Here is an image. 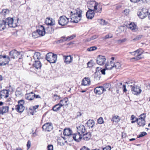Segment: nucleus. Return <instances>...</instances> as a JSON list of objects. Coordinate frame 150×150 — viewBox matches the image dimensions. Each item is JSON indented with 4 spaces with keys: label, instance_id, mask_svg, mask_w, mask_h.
Listing matches in <instances>:
<instances>
[{
    "label": "nucleus",
    "instance_id": "1",
    "mask_svg": "<svg viewBox=\"0 0 150 150\" xmlns=\"http://www.w3.org/2000/svg\"><path fill=\"white\" fill-rule=\"evenodd\" d=\"M82 11L79 8H77L74 11L71 12V22L73 23H77L79 21L82 17Z\"/></svg>",
    "mask_w": 150,
    "mask_h": 150
},
{
    "label": "nucleus",
    "instance_id": "2",
    "mask_svg": "<svg viewBox=\"0 0 150 150\" xmlns=\"http://www.w3.org/2000/svg\"><path fill=\"white\" fill-rule=\"evenodd\" d=\"M88 7L89 10L93 9L97 13H100L102 11V7L100 3L95 1L90 2L88 4Z\"/></svg>",
    "mask_w": 150,
    "mask_h": 150
},
{
    "label": "nucleus",
    "instance_id": "3",
    "mask_svg": "<svg viewBox=\"0 0 150 150\" xmlns=\"http://www.w3.org/2000/svg\"><path fill=\"white\" fill-rule=\"evenodd\" d=\"M46 58L47 60L50 63H54L56 62L57 56L56 54L49 52L47 54Z\"/></svg>",
    "mask_w": 150,
    "mask_h": 150
},
{
    "label": "nucleus",
    "instance_id": "4",
    "mask_svg": "<svg viewBox=\"0 0 150 150\" xmlns=\"http://www.w3.org/2000/svg\"><path fill=\"white\" fill-rule=\"evenodd\" d=\"M10 61V57L6 55H0V65L3 66L8 64Z\"/></svg>",
    "mask_w": 150,
    "mask_h": 150
},
{
    "label": "nucleus",
    "instance_id": "5",
    "mask_svg": "<svg viewBox=\"0 0 150 150\" xmlns=\"http://www.w3.org/2000/svg\"><path fill=\"white\" fill-rule=\"evenodd\" d=\"M69 18H68L65 16H60L58 19V23L61 26H64L67 25L69 22Z\"/></svg>",
    "mask_w": 150,
    "mask_h": 150
},
{
    "label": "nucleus",
    "instance_id": "6",
    "mask_svg": "<svg viewBox=\"0 0 150 150\" xmlns=\"http://www.w3.org/2000/svg\"><path fill=\"white\" fill-rule=\"evenodd\" d=\"M3 21L6 22L5 23L6 26L7 25L10 27L14 28L17 26L16 24L13 23V19L12 18L8 17L6 20H4Z\"/></svg>",
    "mask_w": 150,
    "mask_h": 150
},
{
    "label": "nucleus",
    "instance_id": "7",
    "mask_svg": "<svg viewBox=\"0 0 150 150\" xmlns=\"http://www.w3.org/2000/svg\"><path fill=\"white\" fill-rule=\"evenodd\" d=\"M52 124L51 122H47L44 124L42 126L43 130L45 132H50L53 129Z\"/></svg>",
    "mask_w": 150,
    "mask_h": 150
},
{
    "label": "nucleus",
    "instance_id": "8",
    "mask_svg": "<svg viewBox=\"0 0 150 150\" xmlns=\"http://www.w3.org/2000/svg\"><path fill=\"white\" fill-rule=\"evenodd\" d=\"M106 60V59L104 56L99 55L97 58L96 62L98 64L102 65L105 64Z\"/></svg>",
    "mask_w": 150,
    "mask_h": 150
},
{
    "label": "nucleus",
    "instance_id": "9",
    "mask_svg": "<svg viewBox=\"0 0 150 150\" xmlns=\"http://www.w3.org/2000/svg\"><path fill=\"white\" fill-rule=\"evenodd\" d=\"M131 91L132 93L135 95L139 94L142 92V90L140 87L136 85H134L132 88Z\"/></svg>",
    "mask_w": 150,
    "mask_h": 150
},
{
    "label": "nucleus",
    "instance_id": "10",
    "mask_svg": "<svg viewBox=\"0 0 150 150\" xmlns=\"http://www.w3.org/2000/svg\"><path fill=\"white\" fill-rule=\"evenodd\" d=\"M106 91V89L102 86L96 87L94 89V93L98 95L101 94Z\"/></svg>",
    "mask_w": 150,
    "mask_h": 150
},
{
    "label": "nucleus",
    "instance_id": "11",
    "mask_svg": "<svg viewBox=\"0 0 150 150\" xmlns=\"http://www.w3.org/2000/svg\"><path fill=\"white\" fill-rule=\"evenodd\" d=\"M20 54V53L15 50H11L9 52L10 58L12 59H15Z\"/></svg>",
    "mask_w": 150,
    "mask_h": 150
},
{
    "label": "nucleus",
    "instance_id": "12",
    "mask_svg": "<svg viewBox=\"0 0 150 150\" xmlns=\"http://www.w3.org/2000/svg\"><path fill=\"white\" fill-rule=\"evenodd\" d=\"M72 135L73 139L77 142H80L82 138V134L77 132L73 134Z\"/></svg>",
    "mask_w": 150,
    "mask_h": 150
},
{
    "label": "nucleus",
    "instance_id": "13",
    "mask_svg": "<svg viewBox=\"0 0 150 150\" xmlns=\"http://www.w3.org/2000/svg\"><path fill=\"white\" fill-rule=\"evenodd\" d=\"M9 91L6 89H3V90L0 91V98H7L9 96Z\"/></svg>",
    "mask_w": 150,
    "mask_h": 150
},
{
    "label": "nucleus",
    "instance_id": "14",
    "mask_svg": "<svg viewBox=\"0 0 150 150\" xmlns=\"http://www.w3.org/2000/svg\"><path fill=\"white\" fill-rule=\"evenodd\" d=\"M36 31L37 32H38V33L40 36H43L45 34V29L44 27L42 25L40 26V29L37 30Z\"/></svg>",
    "mask_w": 150,
    "mask_h": 150
},
{
    "label": "nucleus",
    "instance_id": "15",
    "mask_svg": "<svg viewBox=\"0 0 150 150\" xmlns=\"http://www.w3.org/2000/svg\"><path fill=\"white\" fill-rule=\"evenodd\" d=\"M9 110V107L7 105H4L0 108V115H3L7 112Z\"/></svg>",
    "mask_w": 150,
    "mask_h": 150
},
{
    "label": "nucleus",
    "instance_id": "16",
    "mask_svg": "<svg viewBox=\"0 0 150 150\" xmlns=\"http://www.w3.org/2000/svg\"><path fill=\"white\" fill-rule=\"evenodd\" d=\"M94 11L93 9L88 11L86 14L87 18L89 19H92L94 16Z\"/></svg>",
    "mask_w": 150,
    "mask_h": 150
},
{
    "label": "nucleus",
    "instance_id": "17",
    "mask_svg": "<svg viewBox=\"0 0 150 150\" xmlns=\"http://www.w3.org/2000/svg\"><path fill=\"white\" fill-rule=\"evenodd\" d=\"M117 93H118V91L119 90V88H122L123 89V92H125L127 91V90L126 87V85L124 84L122 85V83H118L117 84Z\"/></svg>",
    "mask_w": 150,
    "mask_h": 150
},
{
    "label": "nucleus",
    "instance_id": "18",
    "mask_svg": "<svg viewBox=\"0 0 150 150\" xmlns=\"http://www.w3.org/2000/svg\"><path fill=\"white\" fill-rule=\"evenodd\" d=\"M77 132L83 134L85 132L86 129L85 126L83 125H80L79 126L77 127Z\"/></svg>",
    "mask_w": 150,
    "mask_h": 150
},
{
    "label": "nucleus",
    "instance_id": "19",
    "mask_svg": "<svg viewBox=\"0 0 150 150\" xmlns=\"http://www.w3.org/2000/svg\"><path fill=\"white\" fill-rule=\"evenodd\" d=\"M114 67V63L112 61H110V63H106L105 66V67L107 70H110Z\"/></svg>",
    "mask_w": 150,
    "mask_h": 150
},
{
    "label": "nucleus",
    "instance_id": "20",
    "mask_svg": "<svg viewBox=\"0 0 150 150\" xmlns=\"http://www.w3.org/2000/svg\"><path fill=\"white\" fill-rule=\"evenodd\" d=\"M128 27L133 32L136 31L137 30V25L134 23H131L129 24Z\"/></svg>",
    "mask_w": 150,
    "mask_h": 150
},
{
    "label": "nucleus",
    "instance_id": "21",
    "mask_svg": "<svg viewBox=\"0 0 150 150\" xmlns=\"http://www.w3.org/2000/svg\"><path fill=\"white\" fill-rule=\"evenodd\" d=\"M33 65L34 67L37 69H40L42 67L41 62L39 60H35Z\"/></svg>",
    "mask_w": 150,
    "mask_h": 150
},
{
    "label": "nucleus",
    "instance_id": "22",
    "mask_svg": "<svg viewBox=\"0 0 150 150\" xmlns=\"http://www.w3.org/2000/svg\"><path fill=\"white\" fill-rule=\"evenodd\" d=\"M34 93L31 92L30 93L27 94L25 95V98L29 100H32L34 98Z\"/></svg>",
    "mask_w": 150,
    "mask_h": 150
},
{
    "label": "nucleus",
    "instance_id": "23",
    "mask_svg": "<svg viewBox=\"0 0 150 150\" xmlns=\"http://www.w3.org/2000/svg\"><path fill=\"white\" fill-rule=\"evenodd\" d=\"M82 137L83 140L87 141L90 139L91 137V134L90 132H88L86 134H82Z\"/></svg>",
    "mask_w": 150,
    "mask_h": 150
},
{
    "label": "nucleus",
    "instance_id": "24",
    "mask_svg": "<svg viewBox=\"0 0 150 150\" xmlns=\"http://www.w3.org/2000/svg\"><path fill=\"white\" fill-rule=\"evenodd\" d=\"M90 84V79L88 78L85 77L82 81L81 85L83 86H87Z\"/></svg>",
    "mask_w": 150,
    "mask_h": 150
},
{
    "label": "nucleus",
    "instance_id": "25",
    "mask_svg": "<svg viewBox=\"0 0 150 150\" xmlns=\"http://www.w3.org/2000/svg\"><path fill=\"white\" fill-rule=\"evenodd\" d=\"M68 99L67 98H64L63 99L60 100L59 103L61 106H63L64 105H68Z\"/></svg>",
    "mask_w": 150,
    "mask_h": 150
},
{
    "label": "nucleus",
    "instance_id": "26",
    "mask_svg": "<svg viewBox=\"0 0 150 150\" xmlns=\"http://www.w3.org/2000/svg\"><path fill=\"white\" fill-rule=\"evenodd\" d=\"M15 109L17 112H21L24 110L25 107L23 105H18L16 106Z\"/></svg>",
    "mask_w": 150,
    "mask_h": 150
},
{
    "label": "nucleus",
    "instance_id": "27",
    "mask_svg": "<svg viewBox=\"0 0 150 150\" xmlns=\"http://www.w3.org/2000/svg\"><path fill=\"white\" fill-rule=\"evenodd\" d=\"M72 131L69 128L66 129L64 130L63 134L66 136H69L72 134Z\"/></svg>",
    "mask_w": 150,
    "mask_h": 150
},
{
    "label": "nucleus",
    "instance_id": "28",
    "mask_svg": "<svg viewBox=\"0 0 150 150\" xmlns=\"http://www.w3.org/2000/svg\"><path fill=\"white\" fill-rule=\"evenodd\" d=\"M64 62L66 63L71 62L73 60V58L71 56H64Z\"/></svg>",
    "mask_w": 150,
    "mask_h": 150
},
{
    "label": "nucleus",
    "instance_id": "29",
    "mask_svg": "<svg viewBox=\"0 0 150 150\" xmlns=\"http://www.w3.org/2000/svg\"><path fill=\"white\" fill-rule=\"evenodd\" d=\"M136 120H137V124L139 126L143 127L145 125V120L138 119Z\"/></svg>",
    "mask_w": 150,
    "mask_h": 150
},
{
    "label": "nucleus",
    "instance_id": "30",
    "mask_svg": "<svg viewBox=\"0 0 150 150\" xmlns=\"http://www.w3.org/2000/svg\"><path fill=\"white\" fill-rule=\"evenodd\" d=\"M41 54L39 52H35L33 56V58L35 60H38L41 59Z\"/></svg>",
    "mask_w": 150,
    "mask_h": 150
},
{
    "label": "nucleus",
    "instance_id": "31",
    "mask_svg": "<svg viewBox=\"0 0 150 150\" xmlns=\"http://www.w3.org/2000/svg\"><path fill=\"white\" fill-rule=\"evenodd\" d=\"M111 120L113 122H118L120 121V119L118 116L115 115L112 117Z\"/></svg>",
    "mask_w": 150,
    "mask_h": 150
},
{
    "label": "nucleus",
    "instance_id": "32",
    "mask_svg": "<svg viewBox=\"0 0 150 150\" xmlns=\"http://www.w3.org/2000/svg\"><path fill=\"white\" fill-rule=\"evenodd\" d=\"M62 107L61 106L59 103L55 105L52 108V110L54 111H57L59 110Z\"/></svg>",
    "mask_w": 150,
    "mask_h": 150
},
{
    "label": "nucleus",
    "instance_id": "33",
    "mask_svg": "<svg viewBox=\"0 0 150 150\" xmlns=\"http://www.w3.org/2000/svg\"><path fill=\"white\" fill-rule=\"evenodd\" d=\"M5 22L3 20L0 21V31L6 28Z\"/></svg>",
    "mask_w": 150,
    "mask_h": 150
},
{
    "label": "nucleus",
    "instance_id": "34",
    "mask_svg": "<svg viewBox=\"0 0 150 150\" xmlns=\"http://www.w3.org/2000/svg\"><path fill=\"white\" fill-rule=\"evenodd\" d=\"M94 77L95 80L96 81L99 80L100 78L101 77L100 73L97 71L96 72L94 75Z\"/></svg>",
    "mask_w": 150,
    "mask_h": 150
},
{
    "label": "nucleus",
    "instance_id": "35",
    "mask_svg": "<svg viewBox=\"0 0 150 150\" xmlns=\"http://www.w3.org/2000/svg\"><path fill=\"white\" fill-rule=\"evenodd\" d=\"M54 29L51 27H48L45 29L46 32L48 33H52L54 31Z\"/></svg>",
    "mask_w": 150,
    "mask_h": 150
},
{
    "label": "nucleus",
    "instance_id": "36",
    "mask_svg": "<svg viewBox=\"0 0 150 150\" xmlns=\"http://www.w3.org/2000/svg\"><path fill=\"white\" fill-rule=\"evenodd\" d=\"M87 126L89 127L92 128L94 124V122L93 120H89L87 122Z\"/></svg>",
    "mask_w": 150,
    "mask_h": 150
},
{
    "label": "nucleus",
    "instance_id": "37",
    "mask_svg": "<svg viewBox=\"0 0 150 150\" xmlns=\"http://www.w3.org/2000/svg\"><path fill=\"white\" fill-rule=\"evenodd\" d=\"M100 24L103 25H106L108 24V23L105 20L103 19H99L98 20Z\"/></svg>",
    "mask_w": 150,
    "mask_h": 150
},
{
    "label": "nucleus",
    "instance_id": "38",
    "mask_svg": "<svg viewBox=\"0 0 150 150\" xmlns=\"http://www.w3.org/2000/svg\"><path fill=\"white\" fill-rule=\"evenodd\" d=\"M136 54L137 56L139 54H142L144 52V51L142 49H139L135 51Z\"/></svg>",
    "mask_w": 150,
    "mask_h": 150
},
{
    "label": "nucleus",
    "instance_id": "39",
    "mask_svg": "<svg viewBox=\"0 0 150 150\" xmlns=\"http://www.w3.org/2000/svg\"><path fill=\"white\" fill-rule=\"evenodd\" d=\"M9 13V11L7 9H4L2 10L1 14L4 16L8 14Z\"/></svg>",
    "mask_w": 150,
    "mask_h": 150
},
{
    "label": "nucleus",
    "instance_id": "40",
    "mask_svg": "<svg viewBox=\"0 0 150 150\" xmlns=\"http://www.w3.org/2000/svg\"><path fill=\"white\" fill-rule=\"evenodd\" d=\"M32 36L34 38H37L40 36L38 33V32H37L36 30L33 33Z\"/></svg>",
    "mask_w": 150,
    "mask_h": 150
},
{
    "label": "nucleus",
    "instance_id": "41",
    "mask_svg": "<svg viewBox=\"0 0 150 150\" xmlns=\"http://www.w3.org/2000/svg\"><path fill=\"white\" fill-rule=\"evenodd\" d=\"M141 12H142V13L144 15H145L146 16L148 14V10L146 8H142Z\"/></svg>",
    "mask_w": 150,
    "mask_h": 150
},
{
    "label": "nucleus",
    "instance_id": "42",
    "mask_svg": "<svg viewBox=\"0 0 150 150\" xmlns=\"http://www.w3.org/2000/svg\"><path fill=\"white\" fill-rule=\"evenodd\" d=\"M126 83L128 84L129 86H131L132 88L134 85H135L134 82L132 81H129L126 82Z\"/></svg>",
    "mask_w": 150,
    "mask_h": 150
},
{
    "label": "nucleus",
    "instance_id": "43",
    "mask_svg": "<svg viewBox=\"0 0 150 150\" xmlns=\"http://www.w3.org/2000/svg\"><path fill=\"white\" fill-rule=\"evenodd\" d=\"M115 64V68L117 69H120L121 68V65L120 63L117 62H116Z\"/></svg>",
    "mask_w": 150,
    "mask_h": 150
},
{
    "label": "nucleus",
    "instance_id": "44",
    "mask_svg": "<svg viewBox=\"0 0 150 150\" xmlns=\"http://www.w3.org/2000/svg\"><path fill=\"white\" fill-rule=\"evenodd\" d=\"M138 15L139 17L141 19H143L146 16L145 15H144L143 13H142L141 11L138 13Z\"/></svg>",
    "mask_w": 150,
    "mask_h": 150
},
{
    "label": "nucleus",
    "instance_id": "45",
    "mask_svg": "<svg viewBox=\"0 0 150 150\" xmlns=\"http://www.w3.org/2000/svg\"><path fill=\"white\" fill-rule=\"evenodd\" d=\"M142 37V35H139L137 36L135 38H134L132 40H131V41H136L141 39Z\"/></svg>",
    "mask_w": 150,
    "mask_h": 150
},
{
    "label": "nucleus",
    "instance_id": "46",
    "mask_svg": "<svg viewBox=\"0 0 150 150\" xmlns=\"http://www.w3.org/2000/svg\"><path fill=\"white\" fill-rule=\"evenodd\" d=\"M97 47L95 46H93L87 48V50L88 51H91L96 50Z\"/></svg>",
    "mask_w": 150,
    "mask_h": 150
},
{
    "label": "nucleus",
    "instance_id": "47",
    "mask_svg": "<svg viewBox=\"0 0 150 150\" xmlns=\"http://www.w3.org/2000/svg\"><path fill=\"white\" fill-rule=\"evenodd\" d=\"M129 12V9H125L124 10L123 13L125 15L127 16L128 15Z\"/></svg>",
    "mask_w": 150,
    "mask_h": 150
},
{
    "label": "nucleus",
    "instance_id": "48",
    "mask_svg": "<svg viewBox=\"0 0 150 150\" xmlns=\"http://www.w3.org/2000/svg\"><path fill=\"white\" fill-rule=\"evenodd\" d=\"M53 98L55 100H58L60 99V97L57 94H55L53 96Z\"/></svg>",
    "mask_w": 150,
    "mask_h": 150
},
{
    "label": "nucleus",
    "instance_id": "49",
    "mask_svg": "<svg viewBox=\"0 0 150 150\" xmlns=\"http://www.w3.org/2000/svg\"><path fill=\"white\" fill-rule=\"evenodd\" d=\"M76 37L75 35H71V36H69L67 38V39L65 40H71L73 39L74 38Z\"/></svg>",
    "mask_w": 150,
    "mask_h": 150
},
{
    "label": "nucleus",
    "instance_id": "50",
    "mask_svg": "<svg viewBox=\"0 0 150 150\" xmlns=\"http://www.w3.org/2000/svg\"><path fill=\"white\" fill-rule=\"evenodd\" d=\"M112 37V35L111 34H109L106 35L103 38V39H107L109 38H111Z\"/></svg>",
    "mask_w": 150,
    "mask_h": 150
},
{
    "label": "nucleus",
    "instance_id": "51",
    "mask_svg": "<svg viewBox=\"0 0 150 150\" xmlns=\"http://www.w3.org/2000/svg\"><path fill=\"white\" fill-rule=\"evenodd\" d=\"M98 122L99 124H102L103 122V120L102 117H100L98 120Z\"/></svg>",
    "mask_w": 150,
    "mask_h": 150
},
{
    "label": "nucleus",
    "instance_id": "52",
    "mask_svg": "<svg viewBox=\"0 0 150 150\" xmlns=\"http://www.w3.org/2000/svg\"><path fill=\"white\" fill-rule=\"evenodd\" d=\"M146 117V115L144 113L141 114L139 116V118L138 119H141L145 120Z\"/></svg>",
    "mask_w": 150,
    "mask_h": 150
},
{
    "label": "nucleus",
    "instance_id": "53",
    "mask_svg": "<svg viewBox=\"0 0 150 150\" xmlns=\"http://www.w3.org/2000/svg\"><path fill=\"white\" fill-rule=\"evenodd\" d=\"M18 105H23L25 102L23 100H21L18 102Z\"/></svg>",
    "mask_w": 150,
    "mask_h": 150
},
{
    "label": "nucleus",
    "instance_id": "54",
    "mask_svg": "<svg viewBox=\"0 0 150 150\" xmlns=\"http://www.w3.org/2000/svg\"><path fill=\"white\" fill-rule=\"evenodd\" d=\"M98 35H93L90 38V40L88 39V41H90V40H94V39L98 38Z\"/></svg>",
    "mask_w": 150,
    "mask_h": 150
},
{
    "label": "nucleus",
    "instance_id": "55",
    "mask_svg": "<svg viewBox=\"0 0 150 150\" xmlns=\"http://www.w3.org/2000/svg\"><path fill=\"white\" fill-rule=\"evenodd\" d=\"M50 21H51V19L50 18H47L45 21V23L46 24L49 25Z\"/></svg>",
    "mask_w": 150,
    "mask_h": 150
},
{
    "label": "nucleus",
    "instance_id": "56",
    "mask_svg": "<svg viewBox=\"0 0 150 150\" xmlns=\"http://www.w3.org/2000/svg\"><path fill=\"white\" fill-rule=\"evenodd\" d=\"M146 133L145 132H142L140 134V135H139L138 137H143L144 136H145V135H146Z\"/></svg>",
    "mask_w": 150,
    "mask_h": 150
},
{
    "label": "nucleus",
    "instance_id": "57",
    "mask_svg": "<svg viewBox=\"0 0 150 150\" xmlns=\"http://www.w3.org/2000/svg\"><path fill=\"white\" fill-rule=\"evenodd\" d=\"M47 150H53V146L52 145H48L47 147Z\"/></svg>",
    "mask_w": 150,
    "mask_h": 150
},
{
    "label": "nucleus",
    "instance_id": "58",
    "mask_svg": "<svg viewBox=\"0 0 150 150\" xmlns=\"http://www.w3.org/2000/svg\"><path fill=\"white\" fill-rule=\"evenodd\" d=\"M111 149V147L109 146H108L103 148V150H110Z\"/></svg>",
    "mask_w": 150,
    "mask_h": 150
},
{
    "label": "nucleus",
    "instance_id": "59",
    "mask_svg": "<svg viewBox=\"0 0 150 150\" xmlns=\"http://www.w3.org/2000/svg\"><path fill=\"white\" fill-rule=\"evenodd\" d=\"M142 54H139L137 56L138 60L141 59L144 57V56H142Z\"/></svg>",
    "mask_w": 150,
    "mask_h": 150
},
{
    "label": "nucleus",
    "instance_id": "60",
    "mask_svg": "<svg viewBox=\"0 0 150 150\" xmlns=\"http://www.w3.org/2000/svg\"><path fill=\"white\" fill-rule=\"evenodd\" d=\"M138 119V118H136L135 116L134 115H132L131 116V120H136Z\"/></svg>",
    "mask_w": 150,
    "mask_h": 150
},
{
    "label": "nucleus",
    "instance_id": "61",
    "mask_svg": "<svg viewBox=\"0 0 150 150\" xmlns=\"http://www.w3.org/2000/svg\"><path fill=\"white\" fill-rule=\"evenodd\" d=\"M127 39L126 38H124L122 40H118L119 42L122 43L124 42L127 41Z\"/></svg>",
    "mask_w": 150,
    "mask_h": 150
},
{
    "label": "nucleus",
    "instance_id": "62",
    "mask_svg": "<svg viewBox=\"0 0 150 150\" xmlns=\"http://www.w3.org/2000/svg\"><path fill=\"white\" fill-rule=\"evenodd\" d=\"M107 70L106 69V68H104L102 70H101L100 72H101V73L103 75L105 74V71Z\"/></svg>",
    "mask_w": 150,
    "mask_h": 150
},
{
    "label": "nucleus",
    "instance_id": "63",
    "mask_svg": "<svg viewBox=\"0 0 150 150\" xmlns=\"http://www.w3.org/2000/svg\"><path fill=\"white\" fill-rule=\"evenodd\" d=\"M90 149L88 148L87 147H86L85 146H83L82 148H81L80 150H90Z\"/></svg>",
    "mask_w": 150,
    "mask_h": 150
},
{
    "label": "nucleus",
    "instance_id": "64",
    "mask_svg": "<svg viewBox=\"0 0 150 150\" xmlns=\"http://www.w3.org/2000/svg\"><path fill=\"white\" fill-rule=\"evenodd\" d=\"M31 143L30 141H28L27 144V146L28 148L29 149L30 147Z\"/></svg>",
    "mask_w": 150,
    "mask_h": 150
}]
</instances>
